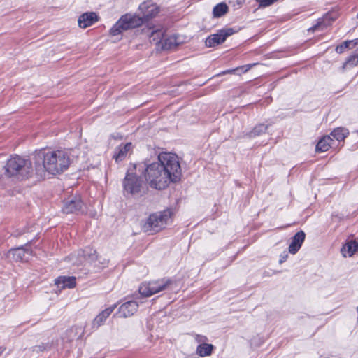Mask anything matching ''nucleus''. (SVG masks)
Segmentation results:
<instances>
[{
  "mask_svg": "<svg viewBox=\"0 0 358 358\" xmlns=\"http://www.w3.org/2000/svg\"><path fill=\"white\" fill-rule=\"evenodd\" d=\"M83 203L79 196H73L64 200L62 211L66 214L83 211Z\"/></svg>",
  "mask_w": 358,
  "mask_h": 358,
  "instance_id": "obj_11",
  "label": "nucleus"
},
{
  "mask_svg": "<svg viewBox=\"0 0 358 358\" xmlns=\"http://www.w3.org/2000/svg\"><path fill=\"white\" fill-rule=\"evenodd\" d=\"M284 261V259H282V260L280 261V263H282Z\"/></svg>",
  "mask_w": 358,
  "mask_h": 358,
  "instance_id": "obj_34",
  "label": "nucleus"
},
{
  "mask_svg": "<svg viewBox=\"0 0 358 358\" xmlns=\"http://www.w3.org/2000/svg\"><path fill=\"white\" fill-rule=\"evenodd\" d=\"M284 261V259H282V260L280 261V263H282Z\"/></svg>",
  "mask_w": 358,
  "mask_h": 358,
  "instance_id": "obj_33",
  "label": "nucleus"
},
{
  "mask_svg": "<svg viewBox=\"0 0 358 358\" xmlns=\"http://www.w3.org/2000/svg\"><path fill=\"white\" fill-rule=\"evenodd\" d=\"M26 232H27V231L24 228L17 229L13 233V235L15 237H19L21 235L25 234Z\"/></svg>",
  "mask_w": 358,
  "mask_h": 358,
  "instance_id": "obj_29",
  "label": "nucleus"
},
{
  "mask_svg": "<svg viewBox=\"0 0 358 358\" xmlns=\"http://www.w3.org/2000/svg\"><path fill=\"white\" fill-rule=\"evenodd\" d=\"M132 144L131 143H127L124 145H120L116 149V152L113 155V159L116 162H120L123 161L128 152L131 150Z\"/></svg>",
  "mask_w": 358,
  "mask_h": 358,
  "instance_id": "obj_16",
  "label": "nucleus"
},
{
  "mask_svg": "<svg viewBox=\"0 0 358 358\" xmlns=\"http://www.w3.org/2000/svg\"><path fill=\"white\" fill-rule=\"evenodd\" d=\"M358 250V243L355 240L348 241L341 248V252L344 257H352Z\"/></svg>",
  "mask_w": 358,
  "mask_h": 358,
  "instance_id": "obj_19",
  "label": "nucleus"
},
{
  "mask_svg": "<svg viewBox=\"0 0 358 358\" xmlns=\"http://www.w3.org/2000/svg\"><path fill=\"white\" fill-rule=\"evenodd\" d=\"M10 252L12 254L13 257L15 260L24 261L27 259L28 257L26 256L30 255L31 251L22 246L15 249H12Z\"/></svg>",
  "mask_w": 358,
  "mask_h": 358,
  "instance_id": "obj_18",
  "label": "nucleus"
},
{
  "mask_svg": "<svg viewBox=\"0 0 358 358\" xmlns=\"http://www.w3.org/2000/svg\"><path fill=\"white\" fill-rule=\"evenodd\" d=\"M195 339L198 343L201 344L205 343V342L208 340L206 336L201 335H196Z\"/></svg>",
  "mask_w": 358,
  "mask_h": 358,
  "instance_id": "obj_30",
  "label": "nucleus"
},
{
  "mask_svg": "<svg viewBox=\"0 0 358 358\" xmlns=\"http://www.w3.org/2000/svg\"><path fill=\"white\" fill-rule=\"evenodd\" d=\"M335 20V17H331V13L326 14L323 18L320 19L317 23L308 29V31L314 32L317 30H323L331 24V22Z\"/></svg>",
  "mask_w": 358,
  "mask_h": 358,
  "instance_id": "obj_17",
  "label": "nucleus"
},
{
  "mask_svg": "<svg viewBox=\"0 0 358 358\" xmlns=\"http://www.w3.org/2000/svg\"><path fill=\"white\" fill-rule=\"evenodd\" d=\"M166 45H167V43H165V45L164 46L163 45V48H166Z\"/></svg>",
  "mask_w": 358,
  "mask_h": 358,
  "instance_id": "obj_32",
  "label": "nucleus"
},
{
  "mask_svg": "<svg viewBox=\"0 0 358 358\" xmlns=\"http://www.w3.org/2000/svg\"><path fill=\"white\" fill-rule=\"evenodd\" d=\"M158 161L138 164V171L144 175L146 182L152 188L164 189L171 182H177L182 176V170L176 155L162 152Z\"/></svg>",
  "mask_w": 358,
  "mask_h": 358,
  "instance_id": "obj_1",
  "label": "nucleus"
},
{
  "mask_svg": "<svg viewBox=\"0 0 358 358\" xmlns=\"http://www.w3.org/2000/svg\"><path fill=\"white\" fill-rule=\"evenodd\" d=\"M143 23V19L139 15L127 13L117 20V22L110 29V35L116 36L127 30L135 29L141 26Z\"/></svg>",
  "mask_w": 358,
  "mask_h": 358,
  "instance_id": "obj_5",
  "label": "nucleus"
},
{
  "mask_svg": "<svg viewBox=\"0 0 358 358\" xmlns=\"http://www.w3.org/2000/svg\"><path fill=\"white\" fill-rule=\"evenodd\" d=\"M333 139L329 136H325L322 137L316 145L317 152H326L331 147V143Z\"/></svg>",
  "mask_w": 358,
  "mask_h": 358,
  "instance_id": "obj_22",
  "label": "nucleus"
},
{
  "mask_svg": "<svg viewBox=\"0 0 358 358\" xmlns=\"http://www.w3.org/2000/svg\"><path fill=\"white\" fill-rule=\"evenodd\" d=\"M171 215L172 212L169 209L150 215L143 226L144 230L150 233L161 231L165 227Z\"/></svg>",
  "mask_w": 358,
  "mask_h": 358,
  "instance_id": "obj_7",
  "label": "nucleus"
},
{
  "mask_svg": "<svg viewBox=\"0 0 358 358\" xmlns=\"http://www.w3.org/2000/svg\"><path fill=\"white\" fill-rule=\"evenodd\" d=\"M164 32L163 29H157L151 31L150 34H148L150 41L156 45L161 43L164 38Z\"/></svg>",
  "mask_w": 358,
  "mask_h": 358,
  "instance_id": "obj_21",
  "label": "nucleus"
},
{
  "mask_svg": "<svg viewBox=\"0 0 358 358\" xmlns=\"http://www.w3.org/2000/svg\"><path fill=\"white\" fill-rule=\"evenodd\" d=\"M138 9L142 15L141 17L143 19V22L155 17L159 11V6L151 0L141 3Z\"/></svg>",
  "mask_w": 358,
  "mask_h": 358,
  "instance_id": "obj_10",
  "label": "nucleus"
},
{
  "mask_svg": "<svg viewBox=\"0 0 358 358\" xmlns=\"http://www.w3.org/2000/svg\"><path fill=\"white\" fill-rule=\"evenodd\" d=\"M358 64V52H355L349 57L346 62L343 64V69H346L348 66H355Z\"/></svg>",
  "mask_w": 358,
  "mask_h": 358,
  "instance_id": "obj_28",
  "label": "nucleus"
},
{
  "mask_svg": "<svg viewBox=\"0 0 358 358\" xmlns=\"http://www.w3.org/2000/svg\"><path fill=\"white\" fill-rule=\"evenodd\" d=\"M235 32L232 28L219 30L216 34H211L206 38L205 41L206 45L211 48L220 45L224 43L227 37L231 36Z\"/></svg>",
  "mask_w": 358,
  "mask_h": 358,
  "instance_id": "obj_9",
  "label": "nucleus"
},
{
  "mask_svg": "<svg viewBox=\"0 0 358 358\" xmlns=\"http://www.w3.org/2000/svg\"><path fill=\"white\" fill-rule=\"evenodd\" d=\"M234 71H235L234 69H232V70H227V71H224L221 72V73H219L217 76L224 75V74H227V73H230L234 72Z\"/></svg>",
  "mask_w": 358,
  "mask_h": 358,
  "instance_id": "obj_31",
  "label": "nucleus"
},
{
  "mask_svg": "<svg viewBox=\"0 0 358 358\" xmlns=\"http://www.w3.org/2000/svg\"><path fill=\"white\" fill-rule=\"evenodd\" d=\"M71 259L77 266L89 264L94 268H99L101 266H104L107 264L106 260L99 257L96 251L92 248H86L79 251L77 257L75 255H71Z\"/></svg>",
  "mask_w": 358,
  "mask_h": 358,
  "instance_id": "obj_6",
  "label": "nucleus"
},
{
  "mask_svg": "<svg viewBox=\"0 0 358 358\" xmlns=\"http://www.w3.org/2000/svg\"><path fill=\"white\" fill-rule=\"evenodd\" d=\"M71 163L69 155L63 150L40 151L34 156L36 174L40 177L48 172L52 175L66 171Z\"/></svg>",
  "mask_w": 358,
  "mask_h": 358,
  "instance_id": "obj_2",
  "label": "nucleus"
},
{
  "mask_svg": "<svg viewBox=\"0 0 358 358\" xmlns=\"http://www.w3.org/2000/svg\"><path fill=\"white\" fill-rule=\"evenodd\" d=\"M306 234L303 231L297 232L292 238L289 246V251L292 254L296 253L305 240Z\"/></svg>",
  "mask_w": 358,
  "mask_h": 358,
  "instance_id": "obj_14",
  "label": "nucleus"
},
{
  "mask_svg": "<svg viewBox=\"0 0 358 358\" xmlns=\"http://www.w3.org/2000/svg\"><path fill=\"white\" fill-rule=\"evenodd\" d=\"M116 305H113L110 307L106 308L101 313H100L93 320L92 327L94 328H98L101 325L103 324L105 320L109 317V315L113 312Z\"/></svg>",
  "mask_w": 358,
  "mask_h": 358,
  "instance_id": "obj_15",
  "label": "nucleus"
},
{
  "mask_svg": "<svg viewBox=\"0 0 358 358\" xmlns=\"http://www.w3.org/2000/svg\"><path fill=\"white\" fill-rule=\"evenodd\" d=\"M357 133H358V130H357Z\"/></svg>",
  "mask_w": 358,
  "mask_h": 358,
  "instance_id": "obj_37",
  "label": "nucleus"
},
{
  "mask_svg": "<svg viewBox=\"0 0 358 358\" xmlns=\"http://www.w3.org/2000/svg\"><path fill=\"white\" fill-rule=\"evenodd\" d=\"M352 45V47H355V45H358V38L355 39V40H352V41H344L343 43H342L340 45H338L336 48V51L341 54V53H343V51L346 49V48H350V45Z\"/></svg>",
  "mask_w": 358,
  "mask_h": 358,
  "instance_id": "obj_26",
  "label": "nucleus"
},
{
  "mask_svg": "<svg viewBox=\"0 0 358 358\" xmlns=\"http://www.w3.org/2000/svg\"><path fill=\"white\" fill-rule=\"evenodd\" d=\"M99 20V17L95 12H87L79 17L78 23L80 28L85 29L98 22Z\"/></svg>",
  "mask_w": 358,
  "mask_h": 358,
  "instance_id": "obj_12",
  "label": "nucleus"
},
{
  "mask_svg": "<svg viewBox=\"0 0 358 358\" xmlns=\"http://www.w3.org/2000/svg\"><path fill=\"white\" fill-rule=\"evenodd\" d=\"M268 129V125L264 124H259L254 127V129L250 132V137H255L265 133Z\"/></svg>",
  "mask_w": 358,
  "mask_h": 358,
  "instance_id": "obj_27",
  "label": "nucleus"
},
{
  "mask_svg": "<svg viewBox=\"0 0 358 358\" xmlns=\"http://www.w3.org/2000/svg\"><path fill=\"white\" fill-rule=\"evenodd\" d=\"M348 129L343 128V127H338L331 133V135L333 136L334 138L336 139L338 141H343L345 137L348 134Z\"/></svg>",
  "mask_w": 358,
  "mask_h": 358,
  "instance_id": "obj_24",
  "label": "nucleus"
},
{
  "mask_svg": "<svg viewBox=\"0 0 358 358\" xmlns=\"http://www.w3.org/2000/svg\"><path fill=\"white\" fill-rule=\"evenodd\" d=\"M213 350L212 344H200L196 348V353L201 357L209 356Z\"/></svg>",
  "mask_w": 358,
  "mask_h": 358,
  "instance_id": "obj_23",
  "label": "nucleus"
},
{
  "mask_svg": "<svg viewBox=\"0 0 358 358\" xmlns=\"http://www.w3.org/2000/svg\"><path fill=\"white\" fill-rule=\"evenodd\" d=\"M171 279L162 278L157 280L143 282L138 288L139 294L145 297H149L161 291L168 289L173 284Z\"/></svg>",
  "mask_w": 358,
  "mask_h": 358,
  "instance_id": "obj_8",
  "label": "nucleus"
},
{
  "mask_svg": "<svg viewBox=\"0 0 358 358\" xmlns=\"http://www.w3.org/2000/svg\"><path fill=\"white\" fill-rule=\"evenodd\" d=\"M138 170V164H131L128 169L123 180L124 194H129L133 196H142L147 189V185L143 179L136 174Z\"/></svg>",
  "mask_w": 358,
  "mask_h": 358,
  "instance_id": "obj_4",
  "label": "nucleus"
},
{
  "mask_svg": "<svg viewBox=\"0 0 358 358\" xmlns=\"http://www.w3.org/2000/svg\"><path fill=\"white\" fill-rule=\"evenodd\" d=\"M238 2L240 3L241 2V0H238Z\"/></svg>",
  "mask_w": 358,
  "mask_h": 358,
  "instance_id": "obj_35",
  "label": "nucleus"
},
{
  "mask_svg": "<svg viewBox=\"0 0 358 358\" xmlns=\"http://www.w3.org/2000/svg\"><path fill=\"white\" fill-rule=\"evenodd\" d=\"M228 6L224 3H220L216 5L213 10V15L215 17H220L227 13Z\"/></svg>",
  "mask_w": 358,
  "mask_h": 358,
  "instance_id": "obj_25",
  "label": "nucleus"
},
{
  "mask_svg": "<svg viewBox=\"0 0 358 358\" xmlns=\"http://www.w3.org/2000/svg\"><path fill=\"white\" fill-rule=\"evenodd\" d=\"M55 284L62 289L65 287L72 288L76 285L75 277H59L55 280Z\"/></svg>",
  "mask_w": 358,
  "mask_h": 358,
  "instance_id": "obj_20",
  "label": "nucleus"
},
{
  "mask_svg": "<svg viewBox=\"0 0 358 358\" xmlns=\"http://www.w3.org/2000/svg\"><path fill=\"white\" fill-rule=\"evenodd\" d=\"M5 175L17 180L30 178L34 172L31 162L20 156L10 157L4 166Z\"/></svg>",
  "mask_w": 358,
  "mask_h": 358,
  "instance_id": "obj_3",
  "label": "nucleus"
},
{
  "mask_svg": "<svg viewBox=\"0 0 358 358\" xmlns=\"http://www.w3.org/2000/svg\"><path fill=\"white\" fill-rule=\"evenodd\" d=\"M357 17L358 18V13H357Z\"/></svg>",
  "mask_w": 358,
  "mask_h": 358,
  "instance_id": "obj_36",
  "label": "nucleus"
},
{
  "mask_svg": "<svg viewBox=\"0 0 358 358\" xmlns=\"http://www.w3.org/2000/svg\"><path fill=\"white\" fill-rule=\"evenodd\" d=\"M138 307V303L134 301H129L123 303L119 308V317H128L133 315L136 312Z\"/></svg>",
  "mask_w": 358,
  "mask_h": 358,
  "instance_id": "obj_13",
  "label": "nucleus"
}]
</instances>
